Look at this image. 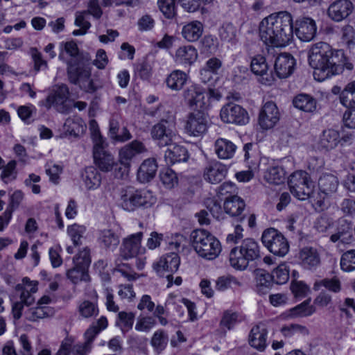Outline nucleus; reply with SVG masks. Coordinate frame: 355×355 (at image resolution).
<instances>
[{"label":"nucleus","mask_w":355,"mask_h":355,"mask_svg":"<svg viewBox=\"0 0 355 355\" xmlns=\"http://www.w3.org/2000/svg\"><path fill=\"white\" fill-rule=\"evenodd\" d=\"M308 61L314 69L315 79L320 82L343 73L344 69L351 71L354 68L343 50L335 49L323 42L311 46L308 51Z\"/></svg>","instance_id":"1"},{"label":"nucleus","mask_w":355,"mask_h":355,"mask_svg":"<svg viewBox=\"0 0 355 355\" xmlns=\"http://www.w3.org/2000/svg\"><path fill=\"white\" fill-rule=\"evenodd\" d=\"M259 36L267 45L285 46L293 39V18L287 11L274 12L259 24Z\"/></svg>","instance_id":"2"},{"label":"nucleus","mask_w":355,"mask_h":355,"mask_svg":"<svg viewBox=\"0 0 355 355\" xmlns=\"http://www.w3.org/2000/svg\"><path fill=\"white\" fill-rule=\"evenodd\" d=\"M64 51L71 58L67 62V74L69 81L78 85L87 92H94L96 89L93 80L91 79V71L85 66L83 59L78 56L79 50L77 44L73 42L64 44Z\"/></svg>","instance_id":"3"},{"label":"nucleus","mask_w":355,"mask_h":355,"mask_svg":"<svg viewBox=\"0 0 355 355\" xmlns=\"http://www.w3.org/2000/svg\"><path fill=\"white\" fill-rule=\"evenodd\" d=\"M92 140L94 142L93 157L96 166L103 172H109L114 169L115 176L117 178H122L125 168L119 166L113 155L105 149L107 144L97 128L92 129Z\"/></svg>","instance_id":"4"},{"label":"nucleus","mask_w":355,"mask_h":355,"mask_svg":"<svg viewBox=\"0 0 355 355\" xmlns=\"http://www.w3.org/2000/svg\"><path fill=\"white\" fill-rule=\"evenodd\" d=\"M190 239L193 250L201 258L211 261L220 255L221 244L209 232L204 229L195 230L191 232Z\"/></svg>","instance_id":"5"},{"label":"nucleus","mask_w":355,"mask_h":355,"mask_svg":"<svg viewBox=\"0 0 355 355\" xmlns=\"http://www.w3.org/2000/svg\"><path fill=\"white\" fill-rule=\"evenodd\" d=\"M156 202V196L146 189H135L128 187L121 191V205L128 211H134L138 209H149Z\"/></svg>","instance_id":"6"},{"label":"nucleus","mask_w":355,"mask_h":355,"mask_svg":"<svg viewBox=\"0 0 355 355\" xmlns=\"http://www.w3.org/2000/svg\"><path fill=\"white\" fill-rule=\"evenodd\" d=\"M260 257V250L257 242L252 239L243 240L240 246L232 249L229 256L230 266L236 270H243L249 262Z\"/></svg>","instance_id":"7"},{"label":"nucleus","mask_w":355,"mask_h":355,"mask_svg":"<svg viewBox=\"0 0 355 355\" xmlns=\"http://www.w3.org/2000/svg\"><path fill=\"white\" fill-rule=\"evenodd\" d=\"M15 291L19 295V300L12 304V314L15 320H19L22 315L24 306H30L34 304L35 298L33 294L37 291V284L24 278L23 284L15 286Z\"/></svg>","instance_id":"8"},{"label":"nucleus","mask_w":355,"mask_h":355,"mask_svg":"<svg viewBox=\"0 0 355 355\" xmlns=\"http://www.w3.org/2000/svg\"><path fill=\"white\" fill-rule=\"evenodd\" d=\"M288 186L291 193L300 200L314 198V184L306 171H297L292 173Z\"/></svg>","instance_id":"9"},{"label":"nucleus","mask_w":355,"mask_h":355,"mask_svg":"<svg viewBox=\"0 0 355 355\" xmlns=\"http://www.w3.org/2000/svg\"><path fill=\"white\" fill-rule=\"evenodd\" d=\"M261 241L269 251L275 255L284 257L289 251V244L286 239L274 228L266 230L263 232Z\"/></svg>","instance_id":"10"},{"label":"nucleus","mask_w":355,"mask_h":355,"mask_svg":"<svg viewBox=\"0 0 355 355\" xmlns=\"http://www.w3.org/2000/svg\"><path fill=\"white\" fill-rule=\"evenodd\" d=\"M69 91L67 85H61L51 92L45 100L40 102V105L47 110L53 107L61 113H67L71 105L69 99Z\"/></svg>","instance_id":"11"},{"label":"nucleus","mask_w":355,"mask_h":355,"mask_svg":"<svg viewBox=\"0 0 355 355\" xmlns=\"http://www.w3.org/2000/svg\"><path fill=\"white\" fill-rule=\"evenodd\" d=\"M150 135L159 147L172 145L177 137L173 123L166 119H162L155 124L150 130Z\"/></svg>","instance_id":"12"},{"label":"nucleus","mask_w":355,"mask_h":355,"mask_svg":"<svg viewBox=\"0 0 355 355\" xmlns=\"http://www.w3.org/2000/svg\"><path fill=\"white\" fill-rule=\"evenodd\" d=\"M180 259L177 253L166 254L153 264V268L159 276H164L168 281L167 287L173 285V273L175 272L180 266Z\"/></svg>","instance_id":"13"},{"label":"nucleus","mask_w":355,"mask_h":355,"mask_svg":"<svg viewBox=\"0 0 355 355\" xmlns=\"http://www.w3.org/2000/svg\"><path fill=\"white\" fill-rule=\"evenodd\" d=\"M221 120L226 123L243 125L248 123L249 116L247 111L241 105L234 103H228L220 110Z\"/></svg>","instance_id":"14"},{"label":"nucleus","mask_w":355,"mask_h":355,"mask_svg":"<svg viewBox=\"0 0 355 355\" xmlns=\"http://www.w3.org/2000/svg\"><path fill=\"white\" fill-rule=\"evenodd\" d=\"M315 21L309 16H300L293 22V33L302 42L313 40L317 33Z\"/></svg>","instance_id":"15"},{"label":"nucleus","mask_w":355,"mask_h":355,"mask_svg":"<svg viewBox=\"0 0 355 355\" xmlns=\"http://www.w3.org/2000/svg\"><path fill=\"white\" fill-rule=\"evenodd\" d=\"M354 8L350 0H336L329 6L327 15L332 21L340 22L352 15Z\"/></svg>","instance_id":"16"},{"label":"nucleus","mask_w":355,"mask_h":355,"mask_svg":"<svg viewBox=\"0 0 355 355\" xmlns=\"http://www.w3.org/2000/svg\"><path fill=\"white\" fill-rule=\"evenodd\" d=\"M201 110H198L197 112L191 113L187 117L184 128L187 133L191 136H201L207 130V121Z\"/></svg>","instance_id":"17"},{"label":"nucleus","mask_w":355,"mask_h":355,"mask_svg":"<svg viewBox=\"0 0 355 355\" xmlns=\"http://www.w3.org/2000/svg\"><path fill=\"white\" fill-rule=\"evenodd\" d=\"M280 114L276 104L266 102L260 110L259 124L262 129L268 130L273 128L279 121Z\"/></svg>","instance_id":"18"},{"label":"nucleus","mask_w":355,"mask_h":355,"mask_svg":"<svg viewBox=\"0 0 355 355\" xmlns=\"http://www.w3.org/2000/svg\"><path fill=\"white\" fill-rule=\"evenodd\" d=\"M142 232L133 234L125 238L121 247V255L125 259L137 257L143 249L141 248Z\"/></svg>","instance_id":"19"},{"label":"nucleus","mask_w":355,"mask_h":355,"mask_svg":"<svg viewBox=\"0 0 355 355\" xmlns=\"http://www.w3.org/2000/svg\"><path fill=\"white\" fill-rule=\"evenodd\" d=\"M187 104L193 109L204 110L206 107L205 89L198 85H191L184 92Z\"/></svg>","instance_id":"20"},{"label":"nucleus","mask_w":355,"mask_h":355,"mask_svg":"<svg viewBox=\"0 0 355 355\" xmlns=\"http://www.w3.org/2000/svg\"><path fill=\"white\" fill-rule=\"evenodd\" d=\"M226 166L218 161L209 162L204 168L203 178L211 184H216L222 181L226 176Z\"/></svg>","instance_id":"21"},{"label":"nucleus","mask_w":355,"mask_h":355,"mask_svg":"<svg viewBox=\"0 0 355 355\" xmlns=\"http://www.w3.org/2000/svg\"><path fill=\"white\" fill-rule=\"evenodd\" d=\"M146 152H147V149L144 144L139 141L135 140L120 149L119 153V162L121 165L128 167L131 160L136 155Z\"/></svg>","instance_id":"22"},{"label":"nucleus","mask_w":355,"mask_h":355,"mask_svg":"<svg viewBox=\"0 0 355 355\" xmlns=\"http://www.w3.org/2000/svg\"><path fill=\"white\" fill-rule=\"evenodd\" d=\"M330 241L333 243L349 244L354 241L353 225L345 218L338 220V227L336 233L330 236Z\"/></svg>","instance_id":"23"},{"label":"nucleus","mask_w":355,"mask_h":355,"mask_svg":"<svg viewBox=\"0 0 355 355\" xmlns=\"http://www.w3.org/2000/svg\"><path fill=\"white\" fill-rule=\"evenodd\" d=\"M300 264L306 270H315L321 263L320 255L318 250L313 247H304L298 254Z\"/></svg>","instance_id":"24"},{"label":"nucleus","mask_w":355,"mask_h":355,"mask_svg":"<svg viewBox=\"0 0 355 355\" xmlns=\"http://www.w3.org/2000/svg\"><path fill=\"white\" fill-rule=\"evenodd\" d=\"M295 59L289 53H281L275 59V71L279 78H286L291 76L294 70Z\"/></svg>","instance_id":"25"},{"label":"nucleus","mask_w":355,"mask_h":355,"mask_svg":"<svg viewBox=\"0 0 355 355\" xmlns=\"http://www.w3.org/2000/svg\"><path fill=\"white\" fill-rule=\"evenodd\" d=\"M268 330L266 325L259 323L253 327L249 335L250 345L260 351L263 350L266 347Z\"/></svg>","instance_id":"26"},{"label":"nucleus","mask_w":355,"mask_h":355,"mask_svg":"<svg viewBox=\"0 0 355 355\" xmlns=\"http://www.w3.org/2000/svg\"><path fill=\"white\" fill-rule=\"evenodd\" d=\"M251 71L257 76L261 77L260 81L263 84H270L272 78V76L268 73V65L266 62V58L261 55H257L252 58L251 60Z\"/></svg>","instance_id":"27"},{"label":"nucleus","mask_w":355,"mask_h":355,"mask_svg":"<svg viewBox=\"0 0 355 355\" xmlns=\"http://www.w3.org/2000/svg\"><path fill=\"white\" fill-rule=\"evenodd\" d=\"M236 146L230 140L218 138L214 142V152L220 159H228L234 157Z\"/></svg>","instance_id":"28"},{"label":"nucleus","mask_w":355,"mask_h":355,"mask_svg":"<svg viewBox=\"0 0 355 355\" xmlns=\"http://www.w3.org/2000/svg\"><path fill=\"white\" fill-rule=\"evenodd\" d=\"M157 171V164L154 158L145 159L137 171V178L141 183L150 182L155 176Z\"/></svg>","instance_id":"29"},{"label":"nucleus","mask_w":355,"mask_h":355,"mask_svg":"<svg viewBox=\"0 0 355 355\" xmlns=\"http://www.w3.org/2000/svg\"><path fill=\"white\" fill-rule=\"evenodd\" d=\"M198 58L196 48L191 45L179 47L175 54V62L182 65H191Z\"/></svg>","instance_id":"30"},{"label":"nucleus","mask_w":355,"mask_h":355,"mask_svg":"<svg viewBox=\"0 0 355 355\" xmlns=\"http://www.w3.org/2000/svg\"><path fill=\"white\" fill-rule=\"evenodd\" d=\"M338 186V178L332 173H323L318 179L319 189L326 196H330L336 193Z\"/></svg>","instance_id":"31"},{"label":"nucleus","mask_w":355,"mask_h":355,"mask_svg":"<svg viewBox=\"0 0 355 355\" xmlns=\"http://www.w3.org/2000/svg\"><path fill=\"white\" fill-rule=\"evenodd\" d=\"M82 178L86 189L88 190L98 189L102 181L101 173L94 166L87 167L82 174Z\"/></svg>","instance_id":"32"},{"label":"nucleus","mask_w":355,"mask_h":355,"mask_svg":"<svg viewBox=\"0 0 355 355\" xmlns=\"http://www.w3.org/2000/svg\"><path fill=\"white\" fill-rule=\"evenodd\" d=\"M225 211L232 217L240 216L245 207L244 200L239 196L226 198L224 201Z\"/></svg>","instance_id":"33"},{"label":"nucleus","mask_w":355,"mask_h":355,"mask_svg":"<svg viewBox=\"0 0 355 355\" xmlns=\"http://www.w3.org/2000/svg\"><path fill=\"white\" fill-rule=\"evenodd\" d=\"M164 157L167 164H173L176 162H186L189 155L184 147L174 145L166 150Z\"/></svg>","instance_id":"34"},{"label":"nucleus","mask_w":355,"mask_h":355,"mask_svg":"<svg viewBox=\"0 0 355 355\" xmlns=\"http://www.w3.org/2000/svg\"><path fill=\"white\" fill-rule=\"evenodd\" d=\"M189 78L188 74L181 70L173 71L166 78L167 87L173 91L181 90Z\"/></svg>","instance_id":"35"},{"label":"nucleus","mask_w":355,"mask_h":355,"mask_svg":"<svg viewBox=\"0 0 355 355\" xmlns=\"http://www.w3.org/2000/svg\"><path fill=\"white\" fill-rule=\"evenodd\" d=\"M293 103L296 108L306 112H313L317 107L315 98L306 94L297 95L294 98Z\"/></svg>","instance_id":"36"},{"label":"nucleus","mask_w":355,"mask_h":355,"mask_svg":"<svg viewBox=\"0 0 355 355\" xmlns=\"http://www.w3.org/2000/svg\"><path fill=\"white\" fill-rule=\"evenodd\" d=\"M203 32V25L198 21H191L184 25L182 30V37L189 42L197 41Z\"/></svg>","instance_id":"37"},{"label":"nucleus","mask_w":355,"mask_h":355,"mask_svg":"<svg viewBox=\"0 0 355 355\" xmlns=\"http://www.w3.org/2000/svg\"><path fill=\"white\" fill-rule=\"evenodd\" d=\"M340 141L339 132L333 129H328L322 132L320 139V145L324 149L331 150L335 148Z\"/></svg>","instance_id":"38"},{"label":"nucleus","mask_w":355,"mask_h":355,"mask_svg":"<svg viewBox=\"0 0 355 355\" xmlns=\"http://www.w3.org/2000/svg\"><path fill=\"white\" fill-rule=\"evenodd\" d=\"M83 121L79 117H69L64 124V131L69 135L78 137L85 130Z\"/></svg>","instance_id":"39"},{"label":"nucleus","mask_w":355,"mask_h":355,"mask_svg":"<svg viewBox=\"0 0 355 355\" xmlns=\"http://www.w3.org/2000/svg\"><path fill=\"white\" fill-rule=\"evenodd\" d=\"M98 241L105 248L114 249L118 246L120 239L113 230L105 229L100 231Z\"/></svg>","instance_id":"40"},{"label":"nucleus","mask_w":355,"mask_h":355,"mask_svg":"<svg viewBox=\"0 0 355 355\" xmlns=\"http://www.w3.org/2000/svg\"><path fill=\"white\" fill-rule=\"evenodd\" d=\"M135 318V314L132 312L120 311L117 314L115 324L124 334L132 328Z\"/></svg>","instance_id":"41"},{"label":"nucleus","mask_w":355,"mask_h":355,"mask_svg":"<svg viewBox=\"0 0 355 355\" xmlns=\"http://www.w3.org/2000/svg\"><path fill=\"white\" fill-rule=\"evenodd\" d=\"M285 171L281 166H270L264 172L263 178L270 184H279L285 180Z\"/></svg>","instance_id":"42"},{"label":"nucleus","mask_w":355,"mask_h":355,"mask_svg":"<svg viewBox=\"0 0 355 355\" xmlns=\"http://www.w3.org/2000/svg\"><path fill=\"white\" fill-rule=\"evenodd\" d=\"M51 314V310L46 306H37L28 309L24 312V317L26 320L32 322L37 321L49 317Z\"/></svg>","instance_id":"43"},{"label":"nucleus","mask_w":355,"mask_h":355,"mask_svg":"<svg viewBox=\"0 0 355 355\" xmlns=\"http://www.w3.org/2000/svg\"><path fill=\"white\" fill-rule=\"evenodd\" d=\"M168 335L163 330H157L156 331L150 340V344L153 347L154 351L159 354L162 353L167 346L168 344Z\"/></svg>","instance_id":"44"},{"label":"nucleus","mask_w":355,"mask_h":355,"mask_svg":"<svg viewBox=\"0 0 355 355\" xmlns=\"http://www.w3.org/2000/svg\"><path fill=\"white\" fill-rule=\"evenodd\" d=\"M340 103L347 107L355 106V81L348 83L340 94Z\"/></svg>","instance_id":"45"},{"label":"nucleus","mask_w":355,"mask_h":355,"mask_svg":"<svg viewBox=\"0 0 355 355\" xmlns=\"http://www.w3.org/2000/svg\"><path fill=\"white\" fill-rule=\"evenodd\" d=\"M67 277L73 284L89 280L88 270L76 265H74L72 268L67 270Z\"/></svg>","instance_id":"46"},{"label":"nucleus","mask_w":355,"mask_h":355,"mask_svg":"<svg viewBox=\"0 0 355 355\" xmlns=\"http://www.w3.org/2000/svg\"><path fill=\"white\" fill-rule=\"evenodd\" d=\"M87 12L81 11L76 12L75 25L80 27L79 29L74 30L72 34L74 36L83 35L90 28L91 24L87 19Z\"/></svg>","instance_id":"47"},{"label":"nucleus","mask_w":355,"mask_h":355,"mask_svg":"<svg viewBox=\"0 0 355 355\" xmlns=\"http://www.w3.org/2000/svg\"><path fill=\"white\" fill-rule=\"evenodd\" d=\"M322 286L333 293H338L341 290L340 281L336 277H333L331 279L325 278L320 281L316 282L314 284L313 288L314 290L318 291Z\"/></svg>","instance_id":"48"},{"label":"nucleus","mask_w":355,"mask_h":355,"mask_svg":"<svg viewBox=\"0 0 355 355\" xmlns=\"http://www.w3.org/2000/svg\"><path fill=\"white\" fill-rule=\"evenodd\" d=\"M242 284L232 276L219 277L216 282V288L220 291H224L230 288H237Z\"/></svg>","instance_id":"49"},{"label":"nucleus","mask_w":355,"mask_h":355,"mask_svg":"<svg viewBox=\"0 0 355 355\" xmlns=\"http://www.w3.org/2000/svg\"><path fill=\"white\" fill-rule=\"evenodd\" d=\"M340 268L344 272L355 270V250H348L344 252L340 258Z\"/></svg>","instance_id":"50"},{"label":"nucleus","mask_w":355,"mask_h":355,"mask_svg":"<svg viewBox=\"0 0 355 355\" xmlns=\"http://www.w3.org/2000/svg\"><path fill=\"white\" fill-rule=\"evenodd\" d=\"M237 29L232 24H224L219 29L220 38L226 42H234L236 40Z\"/></svg>","instance_id":"51"},{"label":"nucleus","mask_w":355,"mask_h":355,"mask_svg":"<svg viewBox=\"0 0 355 355\" xmlns=\"http://www.w3.org/2000/svg\"><path fill=\"white\" fill-rule=\"evenodd\" d=\"M78 312L83 318H89L98 314V308L96 304L89 300H85L79 304Z\"/></svg>","instance_id":"52"},{"label":"nucleus","mask_w":355,"mask_h":355,"mask_svg":"<svg viewBox=\"0 0 355 355\" xmlns=\"http://www.w3.org/2000/svg\"><path fill=\"white\" fill-rule=\"evenodd\" d=\"M159 10L167 19H173L176 15L175 0H158Z\"/></svg>","instance_id":"53"},{"label":"nucleus","mask_w":355,"mask_h":355,"mask_svg":"<svg viewBox=\"0 0 355 355\" xmlns=\"http://www.w3.org/2000/svg\"><path fill=\"white\" fill-rule=\"evenodd\" d=\"M86 232V227L78 224H73L67 227V233L75 246L81 244L80 239Z\"/></svg>","instance_id":"54"},{"label":"nucleus","mask_w":355,"mask_h":355,"mask_svg":"<svg viewBox=\"0 0 355 355\" xmlns=\"http://www.w3.org/2000/svg\"><path fill=\"white\" fill-rule=\"evenodd\" d=\"M16 165L17 162L11 160L3 167L1 178L4 183L8 184L16 179L17 175Z\"/></svg>","instance_id":"55"},{"label":"nucleus","mask_w":355,"mask_h":355,"mask_svg":"<svg viewBox=\"0 0 355 355\" xmlns=\"http://www.w3.org/2000/svg\"><path fill=\"white\" fill-rule=\"evenodd\" d=\"M159 178L162 183L168 189L173 188L178 182L176 173L171 168H165L162 171Z\"/></svg>","instance_id":"56"},{"label":"nucleus","mask_w":355,"mask_h":355,"mask_svg":"<svg viewBox=\"0 0 355 355\" xmlns=\"http://www.w3.org/2000/svg\"><path fill=\"white\" fill-rule=\"evenodd\" d=\"M311 299L304 301L293 308L291 311L294 316L306 317L312 315L315 312V308L310 305Z\"/></svg>","instance_id":"57"},{"label":"nucleus","mask_w":355,"mask_h":355,"mask_svg":"<svg viewBox=\"0 0 355 355\" xmlns=\"http://www.w3.org/2000/svg\"><path fill=\"white\" fill-rule=\"evenodd\" d=\"M281 331L284 336L287 337H291L296 334H299L302 336H308L309 334V331L307 327L299 324L284 325L282 327Z\"/></svg>","instance_id":"58"},{"label":"nucleus","mask_w":355,"mask_h":355,"mask_svg":"<svg viewBox=\"0 0 355 355\" xmlns=\"http://www.w3.org/2000/svg\"><path fill=\"white\" fill-rule=\"evenodd\" d=\"M73 264L88 270L91 263L90 250L84 248L73 259Z\"/></svg>","instance_id":"59"},{"label":"nucleus","mask_w":355,"mask_h":355,"mask_svg":"<svg viewBox=\"0 0 355 355\" xmlns=\"http://www.w3.org/2000/svg\"><path fill=\"white\" fill-rule=\"evenodd\" d=\"M237 187L231 182H225L222 184L217 189V195L219 198H232L236 196Z\"/></svg>","instance_id":"60"},{"label":"nucleus","mask_w":355,"mask_h":355,"mask_svg":"<svg viewBox=\"0 0 355 355\" xmlns=\"http://www.w3.org/2000/svg\"><path fill=\"white\" fill-rule=\"evenodd\" d=\"M272 281L277 284H283L286 283L289 278L288 270L284 264L279 265L272 273Z\"/></svg>","instance_id":"61"},{"label":"nucleus","mask_w":355,"mask_h":355,"mask_svg":"<svg viewBox=\"0 0 355 355\" xmlns=\"http://www.w3.org/2000/svg\"><path fill=\"white\" fill-rule=\"evenodd\" d=\"M156 324L155 319L152 316H142L137 319L135 329L138 331L148 332Z\"/></svg>","instance_id":"62"},{"label":"nucleus","mask_w":355,"mask_h":355,"mask_svg":"<svg viewBox=\"0 0 355 355\" xmlns=\"http://www.w3.org/2000/svg\"><path fill=\"white\" fill-rule=\"evenodd\" d=\"M257 286L269 287L272 281V275L263 269H257L254 271Z\"/></svg>","instance_id":"63"},{"label":"nucleus","mask_w":355,"mask_h":355,"mask_svg":"<svg viewBox=\"0 0 355 355\" xmlns=\"http://www.w3.org/2000/svg\"><path fill=\"white\" fill-rule=\"evenodd\" d=\"M292 293L295 297H303L309 292V287L302 281H293L291 285Z\"/></svg>","instance_id":"64"}]
</instances>
